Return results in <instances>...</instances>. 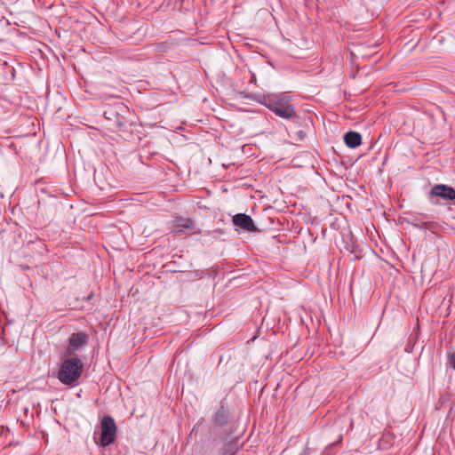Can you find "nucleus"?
<instances>
[{
  "label": "nucleus",
  "mask_w": 455,
  "mask_h": 455,
  "mask_svg": "<svg viewBox=\"0 0 455 455\" xmlns=\"http://www.w3.org/2000/svg\"><path fill=\"white\" fill-rule=\"evenodd\" d=\"M83 370L84 364L78 357L68 358L60 366L58 379L64 385H73L80 379Z\"/></svg>",
  "instance_id": "obj_1"
},
{
  "label": "nucleus",
  "mask_w": 455,
  "mask_h": 455,
  "mask_svg": "<svg viewBox=\"0 0 455 455\" xmlns=\"http://www.w3.org/2000/svg\"><path fill=\"white\" fill-rule=\"evenodd\" d=\"M264 105L275 114H295V108L287 96L269 95L264 98Z\"/></svg>",
  "instance_id": "obj_2"
},
{
  "label": "nucleus",
  "mask_w": 455,
  "mask_h": 455,
  "mask_svg": "<svg viewBox=\"0 0 455 455\" xmlns=\"http://www.w3.org/2000/svg\"><path fill=\"white\" fill-rule=\"evenodd\" d=\"M100 427V445L106 447L115 441L116 434V425L112 417L104 416L101 419Z\"/></svg>",
  "instance_id": "obj_3"
},
{
  "label": "nucleus",
  "mask_w": 455,
  "mask_h": 455,
  "mask_svg": "<svg viewBox=\"0 0 455 455\" xmlns=\"http://www.w3.org/2000/svg\"><path fill=\"white\" fill-rule=\"evenodd\" d=\"M89 339V335L84 331L74 332L69 336L68 347L66 354L68 356H72L75 354V350H78L83 347Z\"/></svg>",
  "instance_id": "obj_4"
},
{
  "label": "nucleus",
  "mask_w": 455,
  "mask_h": 455,
  "mask_svg": "<svg viewBox=\"0 0 455 455\" xmlns=\"http://www.w3.org/2000/svg\"><path fill=\"white\" fill-rule=\"evenodd\" d=\"M429 196L430 198L440 197L444 201H452L455 199V189L448 185L437 184L431 188Z\"/></svg>",
  "instance_id": "obj_5"
},
{
  "label": "nucleus",
  "mask_w": 455,
  "mask_h": 455,
  "mask_svg": "<svg viewBox=\"0 0 455 455\" xmlns=\"http://www.w3.org/2000/svg\"><path fill=\"white\" fill-rule=\"evenodd\" d=\"M233 224L243 230L254 232L257 230L251 216L244 213H238L232 218Z\"/></svg>",
  "instance_id": "obj_6"
},
{
  "label": "nucleus",
  "mask_w": 455,
  "mask_h": 455,
  "mask_svg": "<svg viewBox=\"0 0 455 455\" xmlns=\"http://www.w3.org/2000/svg\"><path fill=\"white\" fill-rule=\"evenodd\" d=\"M195 222L190 218H185V217H176L172 221V231L173 233L177 234H182L187 229H192L194 228Z\"/></svg>",
  "instance_id": "obj_7"
},
{
  "label": "nucleus",
  "mask_w": 455,
  "mask_h": 455,
  "mask_svg": "<svg viewBox=\"0 0 455 455\" xmlns=\"http://www.w3.org/2000/svg\"><path fill=\"white\" fill-rule=\"evenodd\" d=\"M344 142L350 148H355L362 144V136L356 132H348L344 135Z\"/></svg>",
  "instance_id": "obj_8"
},
{
  "label": "nucleus",
  "mask_w": 455,
  "mask_h": 455,
  "mask_svg": "<svg viewBox=\"0 0 455 455\" xmlns=\"http://www.w3.org/2000/svg\"><path fill=\"white\" fill-rule=\"evenodd\" d=\"M238 451V440L232 439L224 443L220 450V455H235Z\"/></svg>",
  "instance_id": "obj_9"
},
{
  "label": "nucleus",
  "mask_w": 455,
  "mask_h": 455,
  "mask_svg": "<svg viewBox=\"0 0 455 455\" xmlns=\"http://www.w3.org/2000/svg\"><path fill=\"white\" fill-rule=\"evenodd\" d=\"M228 411L224 407L221 406L220 409L216 412L214 416V425L216 427H223L228 423Z\"/></svg>",
  "instance_id": "obj_10"
},
{
  "label": "nucleus",
  "mask_w": 455,
  "mask_h": 455,
  "mask_svg": "<svg viewBox=\"0 0 455 455\" xmlns=\"http://www.w3.org/2000/svg\"><path fill=\"white\" fill-rule=\"evenodd\" d=\"M449 364L455 371V351L449 356Z\"/></svg>",
  "instance_id": "obj_11"
},
{
  "label": "nucleus",
  "mask_w": 455,
  "mask_h": 455,
  "mask_svg": "<svg viewBox=\"0 0 455 455\" xmlns=\"http://www.w3.org/2000/svg\"><path fill=\"white\" fill-rule=\"evenodd\" d=\"M295 133L298 135V137H299L300 140H302V139H304V138L306 137V132H303V131H301V130H299V131H298V132H295Z\"/></svg>",
  "instance_id": "obj_12"
},
{
  "label": "nucleus",
  "mask_w": 455,
  "mask_h": 455,
  "mask_svg": "<svg viewBox=\"0 0 455 455\" xmlns=\"http://www.w3.org/2000/svg\"><path fill=\"white\" fill-rule=\"evenodd\" d=\"M283 117H286V118H290L292 116H290V115H287V116H282ZM294 117H298V116H293Z\"/></svg>",
  "instance_id": "obj_13"
},
{
  "label": "nucleus",
  "mask_w": 455,
  "mask_h": 455,
  "mask_svg": "<svg viewBox=\"0 0 455 455\" xmlns=\"http://www.w3.org/2000/svg\"><path fill=\"white\" fill-rule=\"evenodd\" d=\"M193 431H195V427H194V428H192V431H190L189 435H192Z\"/></svg>",
  "instance_id": "obj_14"
},
{
  "label": "nucleus",
  "mask_w": 455,
  "mask_h": 455,
  "mask_svg": "<svg viewBox=\"0 0 455 455\" xmlns=\"http://www.w3.org/2000/svg\"><path fill=\"white\" fill-rule=\"evenodd\" d=\"M193 431H195V427H194V428H192V431H190L189 435H192Z\"/></svg>",
  "instance_id": "obj_15"
},
{
  "label": "nucleus",
  "mask_w": 455,
  "mask_h": 455,
  "mask_svg": "<svg viewBox=\"0 0 455 455\" xmlns=\"http://www.w3.org/2000/svg\"><path fill=\"white\" fill-rule=\"evenodd\" d=\"M193 431H195V427H194V428H192V431H190L189 435H192Z\"/></svg>",
  "instance_id": "obj_16"
}]
</instances>
